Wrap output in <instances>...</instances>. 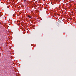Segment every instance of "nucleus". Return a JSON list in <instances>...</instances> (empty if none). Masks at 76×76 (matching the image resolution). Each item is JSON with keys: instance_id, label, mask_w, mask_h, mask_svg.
I'll return each instance as SVG.
<instances>
[{"instance_id": "obj_1", "label": "nucleus", "mask_w": 76, "mask_h": 76, "mask_svg": "<svg viewBox=\"0 0 76 76\" xmlns=\"http://www.w3.org/2000/svg\"><path fill=\"white\" fill-rule=\"evenodd\" d=\"M28 18H29L30 19V18H31V16H30V15H28Z\"/></svg>"}, {"instance_id": "obj_2", "label": "nucleus", "mask_w": 76, "mask_h": 76, "mask_svg": "<svg viewBox=\"0 0 76 76\" xmlns=\"http://www.w3.org/2000/svg\"><path fill=\"white\" fill-rule=\"evenodd\" d=\"M12 16H13V17H15V15H13Z\"/></svg>"}, {"instance_id": "obj_3", "label": "nucleus", "mask_w": 76, "mask_h": 76, "mask_svg": "<svg viewBox=\"0 0 76 76\" xmlns=\"http://www.w3.org/2000/svg\"><path fill=\"white\" fill-rule=\"evenodd\" d=\"M25 2L26 1V0H23Z\"/></svg>"}]
</instances>
